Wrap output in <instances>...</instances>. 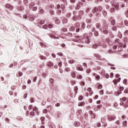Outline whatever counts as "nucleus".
<instances>
[{"label": "nucleus", "instance_id": "7ed1b4c3", "mask_svg": "<svg viewBox=\"0 0 128 128\" xmlns=\"http://www.w3.org/2000/svg\"><path fill=\"white\" fill-rule=\"evenodd\" d=\"M116 117L114 116H108V120H109V122H112V120H116Z\"/></svg>", "mask_w": 128, "mask_h": 128}, {"label": "nucleus", "instance_id": "7c9ffc66", "mask_svg": "<svg viewBox=\"0 0 128 128\" xmlns=\"http://www.w3.org/2000/svg\"><path fill=\"white\" fill-rule=\"evenodd\" d=\"M48 28H54V25L52 24H49L48 25Z\"/></svg>", "mask_w": 128, "mask_h": 128}, {"label": "nucleus", "instance_id": "052dcab7", "mask_svg": "<svg viewBox=\"0 0 128 128\" xmlns=\"http://www.w3.org/2000/svg\"><path fill=\"white\" fill-rule=\"evenodd\" d=\"M82 18V16L80 15H78L77 18V20H80Z\"/></svg>", "mask_w": 128, "mask_h": 128}, {"label": "nucleus", "instance_id": "4468645a", "mask_svg": "<svg viewBox=\"0 0 128 128\" xmlns=\"http://www.w3.org/2000/svg\"><path fill=\"white\" fill-rule=\"evenodd\" d=\"M78 106H84V102H80L78 104Z\"/></svg>", "mask_w": 128, "mask_h": 128}, {"label": "nucleus", "instance_id": "6e6d98bb", "mask_svg": "<svg viewBox=\"0 0 128 128\" xmlns=\"http://www.w3.org/2000/svg\"><path fill=\"white\" fill-rule=\"evenodd\" d=\"M120 42V39H117L116 40V44H118V42Z\"/></svg>", "mask_w": 128, "mask_h": 128}, {"label": "nucleus", "instance_id": "c9c22d12", "mask_svg": "<svg viewBox=\"0 0 128 128\" xmlns=\"http://www.w3.org/2000/svg\"><path fill=\"white\" fill-rule=\"evenodd\" d=\"M33 110L34 112H38V108L36 107H34Z\"/></svg>", "mask_w": 128, "mask_h": 128}, {"label": "nucleus", "instance_id": "a878e982", "mask_svg": "<svg viewBox=\"0 0 128 128\" xmlns=\"http://www.w3.org/2000/svg\"><path fill=\"white\" fill-rule=\"evenodd\" d=\"M71 76H72V78H76V72H72Z\"/></svg>", "mask_w": 128, "mask_h": 128}, {"label": "nucleus", "instance_id": "3c124183", "mask_svg": "<svg viewBox=\"0 0 128 128\" xmlns=\"http://www.w3.org/2000/svg\"><path fill=\"white\" fill-rule=\"evenodd\" d=\"M42 28H45V29L48 28V25H44V26H42Z\"/></svg>", "mask_w": 128, "mask_h": 128}, {"label": "nucleus", "instance_id": "4c0bfd02", "mask_svg": "<svg viewBox=\"0 0 128 128\" xmlns=\"http://www.w3.org/2000/svg\"><path fill=\"white\" fill-rule=\"evenodd\" d=\"M86 72H87V74H90V69L88 68L86 70Z\"/></svg>", "mask_w": 128, "mask_h": 128}, {"label": "nucleus", "instance_id": "6ab92c4d", "mask_svg": "<svg viewBox=\"0 0 128 128\" xmlns=\"http://www.w3.org/2000/svg\"><path fill=\"white\" fill-rule=\"evenodd\" d=\"M39 12H40V14H42L44 12V9L40 8Z\"/></svg>", "mask_w": 128, "mask_h": 128}, {"label": "nucleus", "instance_id": "cd10ccee", "mask_svg": "<svg viewBox=\"0 0 128 128\" xmlns=\"http://www.w3.org/2000/svg\"><path fill=\"white\" fill-rule=\"evenodd\" d=\"M86 21L88 24H90V22H92L90 19H86Z\"/></svg>", "mask_w": 128, "mask_h": 128}, {"label": "nucleus", "instance_id": "c85d7f7f", "mask_svg": "<svg viewBox=\"0 0 128 128\" xmlns=\"http://www.w3.org/2000/svg\"><path fill=\"white\" fill-rule=\"evenodd\" d=\"M98 90H100V88H102V84L98 85Z\"/></svg>", "mask_w": 128, "mask_h": 128}, {"label": "nucleus", "instance_id": "423d86ee", "mask_svg": "<svg viewBox=\"0 0 128 128\" xmlns=\"http://www.w3.org/2000/svg\"><path fill=\"white\" fill-rule=\"evenodd\" d=\"M92 32H94V36H98V32H97V31H96V28H92Z\"/></svg>", "mask_w": 128, "mask_h": 128}, {"label": "nucleus", "instance_id": "5fc2aeb1", "mask_svg": "<svg viewBox=\"0 0 128 128\" xmlns=\"http://www.w3.org/2000/svg\"><path fill=\"white\" fill-rule=\"evenodd\" d=\"M18 10H24V7L21 6V7L20 8H18Z\"/></svg>", "mask_w": 128, "mask_h": 128}, {"label": "nucleus", "instance_id": "b1692460", "mask_svg": "<svg viewBox=\"0 0 128 128\" xmlns=\"http://www.w3.org/2000/svg\"><path fill=\"white\" fill-rule=\"evenodd\" d=\"M74 126H80V122H74Z\"/></svg>", "mask_w": 128, "mask_h": 128}, {"label": "nucleus", "instance_id": "bf43d9fd", "mask_svg": "<svg viewBox=\"0 0 128 128\" xmlns=\"http://www.w3.org/2000/svg\"><path fill=\"white\" fill-rule=\"evenodd\" d=\"M106 78H110V76L108 75V74H106Z\"/></svg>", "mask_w": 128, "mask_h": 128}, {"label": "nucleus", "instance_id": "79ce46f5", "mask_svg": "<svg viewBox=\"0 0 128 128\" xmlns=\"http://www.w3.org/2000/svg\"><path fill=\"white\" fill-rule=\"evenodd\" d=\"M82 98H84V96H80L79 97V100H82Z\"/></svg>", "mask_w": 128, "mask_h": 128}, {"label": "nucleus", "instance_id": "6e6552de", "mask_svg": "<svg viewBox=\"0 0 128 128\" xmlns=\"http://www.w3.org/2000/svg\"><path fill=\"white\" fill-rule=\"evenodd\" d=\"M47 66L48 68H52V66H54V64H52V62H50L48 63Z\"/></svg>", "mask_w": 128, "mask_h": 128}, {"label": "nucleus", "instance_id": "8fccbe9b", "mask_svg": "<svg viewBox=\"0 0 128 128\" xmlns=\"http://www.w3.org/2000/svg\"><path fill=\"white\" fill-rule=\"evenodd\" d=\"M86 80H88L89 82H90V80H92V79L90 78L89 77H88L86 78Z\"/></svg>", "mask_w": 128, "mask_h": 128}, {"label": "nucleus", "instance_id": "a18cd8bd", "mask_svg": "<svg viewBox=\"0 0 128 128\" xmlns=\"http://www.w3.org/2000/svg\"><path fill=\"white\" fill-rule=\"evenodd\" d=\"M124 90V88L123 86H120V90Z\"/></svg>", "mask_w": 128, "mask_h": 128}, {"label": "nucleus", "instance_id": "9d476101", "mask_svg": "<svg viewBox=\"0 0 128 128\" xmlns=\"http://www.w3.org/2000/svg\"><path fill=\"white\" fill-rule=\"evenodd\" d=\"M126 100H127L126 97H124V98H120V102H126Z\"/></svg>", "mask_w": 128, "mask_h": 128}, {"label": "nucleus", "instance_id": "9b49d317", "mask_svg": "<svg viewBox=\"0 0 128 128\" xmlns=\"http://www.w3.org/2000/svg\"><path fill=\"white\" fill-rule=\"evenodd\" d=\"M102 46V43H98L94 45L93 48H98V46Z\"/></svg>", "mask_w": 128, "mask_h": 128}, {"label": "nucleus", "instance_id": "e433bc0d", "mask_svg": "<svg viewBox=\"0 0 128 128\" xmlns=\"http://www.w3.org/2000/svg\"><path fill=\"white\" fill-rule=\"evenodd\" d=\"M127 82H128V80L126 79H124V80H123V82L124 84H126Z\"/></svg>", "mask_w": 128, "mask_h": 128}, {"label": "nucleus", "instance_id": "f257e3e1", "mask_svg": "<svg viewBox=\"0 0 128 128\" xmlns=\"http://www.w3.org/2000/svg\"><path fill=\"white\" fill-rule=\"evenodd\" d=\"M29 8H32V10L34 12H36V10H38V7L36 6V4L34 2H31L29 4Z\"/></svg>", "mask_w": 128, "mask_h": 128}, {"label": "nucleus", "instance_id": "4be33fe9", "mask_svg": "<svg viewBox=\"0 0 128 128\" xmlns=\"http://www.w3.org/2000/svg\"><path fill=\"white\" fill-rule=\"evenodd\" d=\"M75 28H80V24L79 23H76L74 25Z\"/></svg>", "mask_w": 128, "mask_h": 128}, {"label": "nucleus", "instance_id": "dca6fc26", "mask_svg": "<svg viewBox=\"0 0 128 128\" xmlns=\"http://www.w3.org/2000/svg\"><path fill=\"white\" fill-rule=\"evenodd\" d=\"M75 28H76V27H74L73 26H72L70 28V31L74 32Z\"/></svg>", "mask_w": 128, "mask_h": 128}, {"label": "nucleus", "instance_id": "37998d69", "mask_svg": "<svg viewBox=\"0 0 128 128\" xmlns=\"http://www.w3.org/2000/svg\"><path fill=\"white\" fill-rule=\"evenodd\" d=\"M97 10H98V12H100V10H102V7L101 6H99L97 8Z\"/></svg>", "mask_w": 128, "mask_h": 128}, {"label": "nucleus", "instance_id": "0eeeda50", "mask_svg": "<svg viewBox=\"0 0 128 128\" xmlns=\"http://www.w3.org/2000/svg\"><path fill=\"white\" fill-rule=\"evenodd\" d=\"M48 36H51V38H54V40H58L60 38H58V37L56 36H54V34H48Z\"/></svg>", "mask_w": 128, "mask_h": 128}, {"label": "nucleus", "instance_id": "2f4dec72", "mask_svg": "<svg viewBox=\"0 0 128 128\" xmlns=\"http://www.w3.org/2000/svg\"><path fill=\"white\" fill-rule=\"evenodd\" d=\"M65 70H66V72H70V69L68 68H66Z\"/></svg>", "mask_w": 128, "mask_h": 128}, {"label": "nucleus", "instance_id": "774afa93", "mask_svg": "<svg viewBox=\"0 0 128 128\" xmlns=\"http://www.w3.org/2000/svg\"><path fill=\"white\" fill-rule=\"evenodd\" d=\"M50 82H51V84H52L54 82V79L50 78Z\"/></svg>", "mask_w": 128, "mask_h": 128}, {"label": "nucleus", "instance_id": "f03ea898", "mask_svg": "<svg viewBox=\"0 0 128 128\" xmlns=\"http://www.w3.org/2000/svg\"><path fill=\"white\" fill-rule=\"evenodd\" d=\"M114 8L116 10H118V4H113L112 8L110 9V12H114Z\"/></svg>", "mask_w": 128, "mask_h": 128}, {"label": "nucleus", "instance_id": "a211bd4d", "mask_svg": "<svg viewBox=\"0 0 128 128\" xmlns=\"http://www.w3.org/2000/svg\"><path fill=\"white\" fill-rule=\"evenodd\" d=\"M17 76H22V72H19L18 74H17Z\"/></svg>", "mask_w": 128, "mask_h": 128}, {"label": "nucleus", "instance_id": "49530a36", "mask_svg": "<svg viewBox=\"0 0 128 128\" xmlns=\"http://www.w3.org/2000/svg\"><path fill=\"white\" fill-rule=\"evenodd\" d=\"M124 106H125L126 108H128V102H125Z\"/></svg>", "mask_w": 128, "mask_h": 128}, {"label": "nucleus", "instance_id": "20e7f679", "mask_svg": "<svg viewBox=\"0 0 128 128\" xmlns=\"http://www.w3.org/2000/svg\"><path fill=\"white\" fill-rule=\"evenodd\" d=\"M5 6L6 8H8V10H12V9L14 8V6H12L10 4H6Z\"/></svg>", "mask_w": 128, "mask_h": 128}, {"label": "nucleus", "instance_id": "c756f323", "mask_svg": "<svg viewBox=\"0 0 128 128\" xmlns=\"http://www.w3.org/2000/svg\"><path fill=\"white\" fill-rule=\"evenodd\" d=\"M98 12V8H94L93 10V12Z\"/></svg>", "mask_w": 128, "mask_h": 128}, {"label": "nucleus", "instance_id": "bb28decb", "mask_svg": "<svg viewBox=\"0 0 128 128\" xmlns=\"http://www.w3.org/2000/svg\"><path fill=\"white\" fill-rule=\"evenodd\" d=\"M124 24L126 26H128V20H125L124 22Z\"/></svg>", "mask_w": 128, "mask_h": 128}, {"label": "nucleus", "instance_id": "ddd939ff", "mask_svg": "<svg viewBox=\"0 0 128 128\" xmlns=\"http://www.w3.org/2000/svg\"><path fill=\"white\" fill-rule=\"evenodd\" d=\"M36 116V114H34V112H30V118H32V116Z\"/></svg>", "mask_w": 128, "mask_h": 128}, {"label": "nucleus", "instance_id": "603ef678", "mask_svg": "<svg viewBox=\"0 0 128 128\" xmlns=\"http://www.w3.org/2000/svg\"><path fill=\"white\" fill-rule=\"evenodd\" d=\"M100 24H96V28H100Z\"/></svg>", "mask_w": 128, "mask_h": 128}, {"label": "nucleus", "instance_id": "de8ad7c7", "mask_svg": "<svg viewBox=\"0 0 128 128\" xmlns=\"http://www.w3.org/2000/svg\"><path fill=\"white\" fill-rule=\"evenodd\" d=\"M28 110H32V105L29 106Z\"/></svg>", "mask_w": 128, "mask_h": 128}, {"label": "nucleus", "instance_id": "39448f33", "mask_svg": "<svg viewBox=\"0 0 128 128\" xmlns=\"http://www.w3.org/2000/svg\"><path fill=\"white\" fill-rule=\"evenodd\" d=\"M119 46L118 48V50H122V49L121 48H122V46H123V48H126V45H124V44L122 43V42H120L119 43V44H118Z\"/></svg>", "mask_w": 128, "mask_h": 128}, {"label": "nucleus", "instance_id": "5701e85b", "mask_svg": "<svg viewBox=\"0 0 128 128\" xmlns=\"http://www.w3.org/2000/svg\"><path fill=\"white\" fill-rule=\"evenodd\" d=\"M56 24H60V20H57L55 21Z\"/></svg>", "mask_w": 128, "mask_h": 128}, {"label": "nucleus", "instance_id": "393cba45", "mask_svg": "<svg viewBox=\"0 0 128 128\" xmlns=\"http://www.w3.org/2000/svg\"><path fill=\"white\" fill-rule=\"evenodd\" d=\"M111 24H112V26L116 24V20H112L111 21Z\"/></svg>", "mask_w": 128, "mask_h": 128}, {"label": "nucleus", "instance_id": "aec40b11", "mask_svg": "<svg viewBox=\"0 0 128 128\" xmlns=\"http://www.w3.org/2000/svg\"><path fill=\"white\" fill-rule=\"evenodd\" d=\"M118 36L120 38H122V34L120 32H118Z\"/></svg>", "mask_w": 128, "mask_h": 128}, {"label": "nucleus", "instance_id": "1a4fd4ad", "mask_svg": "<svg viewBox=\"0 0 128 128\" xmlns=\"http://www.w3.org/2000/svg\"><path fill=\"white\" fill-rule=\"evenodd\" d=\"M122 124L124 128H126L128 126V122L126 120L124 121Z\"/></svg>", "mask_w": 128, "mask_h": 128}, {"label": "nucleus", "instance_id": "09e8293b", "mask_svg": "<svg viewBox=\"0 0 128 128\" xmlns=\"http://www.w3.org/2000/svg\"><path fill=\"white\" fill-rule=\"evenodd\" d=\"M44 114H48V110L46 109H45L43 110Z\"/></svg>", "mask_w": 128, "mask_h": 128}, {"label": "nucleus", "instance_id": "a19ab883", "mask_svg": "<svg viewBox=\"0 0 128 128\" xmlns=\"http://www.w3.org/2000/svg\"><path fill=\"white\" fill-rule=\"evenodd\" d=\"M82 28H86V26H85V24H84V22H82Z\"/></svg>", "mask_w": 128, "mask_h": 128}, {"label": "nucleus", "instance_id": "f3484780", "mask_svg": "<svg viewBox=\"0 0 128 128\" xmlns=\"http://www.w3.org/2000/svg\"><path fill=\"white\" fill-rule=\"evenodd\" d=\"M76 78H78V80H82V76L80 74H78L76 76Z\"/></svg>", "mask_w": 128, "mask_h": 128}, {"label": "nucleus", "instance_id": "ea45409f", "mask_svg": "<svg viewBox=\"0 0 128 128\" xmlns=\"http://www.w3.org/2000/svg\"><path fill=\"white\" fill-rule=\"evenodd\" d=\"M117 28L116 26H114L112 28V30H116Z\"/></svg>", "mask_w": 128, "mask_h": 128}, {"label": "nucleus", "instance_id": "e2e57ef3", "mask_svg": "<svg viewBox=\"0 0 128 128\" xmlns=\"http://www.w3.org/2000/svg\"><path fill=\"white\" fill-rule=\"evenodd\" d=\"M44 24V20H42L40 22V24Z\"/></svg>", "mask_w": 128, "mask_h": 128}, {"label": "nucleus", "instance_id": "f8f14e48", "mask_svg": "<svg viewBox=\"0 0 128 128\" xmlns=\"http://www.w3.org/2000/svg\"><path fill=\"white\" fill-rule=\"evenodd\" d=\"M40 120H41L42 124H44V117L41 118Z\"/></svg>", "mask_w": 128, "mask_h": 128}, {"label": "nucleus", "instance_id": "f704fd0d", "mask_svg": "<svg viewBox=\"0 0 128 128\" xmlns=\"http://www.w3.org/2000/svg\"><path fill=\"white\" fill-rule=\"evenodd\" d=\"M32 18V16H30V20H34V18Z\"/></svg>", "mask_w": 128, "mask_h": 128}, {"label": "nucleus", "instance_id": "72a5a7b5", "mask_svg": "<svg viewBox=\"0 0 128 128\" xmlns=\"http://www.w3.org/2000/svg\"><path fill=\"white\" fill-rule=\"evenodd\" d=\"M114 84L116 85V84H118V81H116V78L114 80Z\"/></svg>", "mask_w": 128, "mask_h": 128}, {"label": "nucleus", "instance_id": "680f3d73", "mask_svg": "<svg viewBox=\"0 0 128 128\" xmlns=\"http://www.w3.org/2000/svg\"><path fill=\"white\" fill-rule=\"evenodd\" d=\"M117 92L118 94H122V91L120 90H118Z\"/></svg>", "mask_w": 128, "mask_h": 128}, {"label": "nucleus", "instance_id": "2eb2a0df", "mask_svg": "<svg viewBox=\"0 0 128 128\" xmlns=\"http://www.w3.org/2000/svg\"><path fill=\"white\" fill-rule=\"evenodd\" d=\"M76 70H77L82 71V70H84V68H82V66H78L76 68Z\"/></svg>", "mask_w": 128, "mask_h": 128}, {"label": "nucleus", "instance_id": "13d9d810", "mask_svg": "<svg viewBox=\"0 0 128 128\" xmlns=\"http://www.w3.org/2000/svg\"><path fill=\"white\" fill-rule=\"evenodd\" d=\"M50 12L52 14H54V11L52 10H50Z\"/></svg>", "mask_w": 128, "mask_h": 128}, {"label": "nucleus", "instance_id": "0e129e2a", "mask_svg": "<svg viewBox=\"0 0 128 128\" xmlns=\"http://www.w3.org/2000/svg\"><path fill=\"white\" fill-rule=\"evenodd\" d=\"M100 76H98V75H97L96 76V80H100Z\"/></svg>", "mask_w": 128, "mask_h": 128}, {"label": "nucleus", "instance_id": "58836bf2", "mask_svg": "<svg viewBox=\"0 0 128 128\" xmlns=\"http://www.w3.org/2000/svg\"><path fill=\"white\" fill-rule=\"evenodd\" d=\"M102 106L101 104H99V105L97 106L96 108H97L100 109V108H102Z\"/></svg>", "mask_w": 128, "mask_h": 128}, {"label": "nucleus", "instance_id": "473e14b6", "mask_svg": "<svg viewBox=\"0 0 128 128\" xmlns=\"http://www.w3.org/2000/svg\"><path fill=\"white\" fill-rule=\"evenodd\" d=\"M103 32L105 34H108V30H106V29H105L104 30Z\"/></svg>", "mask_w": 128, "mask_h": 128}, {"label": "nucleus", "instance_id": "412c9836", "mask_svg": "<svg viewBox=\"0 0 128 128\" xmlns=\"http://www.w3.org/2000/svg\"><path fill=\"white\" fill-rule=\"evenodd\" d=\"M102 14L104 15V16H106L108 15V12H106V11L104 10L102 12Z\"/></svg>", "mask_w": 128, "mask_h": 128}, {"label": "nucleus", "instance_id": "864d4df0", "mask_svg": "<svg viewBox=\"0 0 128 128\" xmlns=\"http://www.w3.org/2000/svg\"><path fill=\"white\" fill-rule=\"evenodd\" d=\"M93 94H94V92H92V91H90L89 92V96H92Z\"/></svg>", "mask_w": 128, "mask_h": 128}, {"label": "nucleus", "instance_id": "338daca9", "mask_svg": "<svg viewBox=\"0 0 128 128\" xmlns=\"http://www.w3.org/2000/svg\"><path fill=\"white\" fill-rule=\"evenodd\" d=\"M24 2L26 4H28V0H24Z\"/></svg>", "mask_w": 128, "mask_h": 128}, {"label": "nucleus", "instance_id": "c03bdc74", "mask_svg": "<svg viewBox=\"0 0 128 128\" xmlns=\"http://www.w3.org/2000/svg\"><path fill=\"white\" fill-rule=\"evenodd\" d=\"M124 34L125 36H128V30H126L124 32Z\"/></svg>", "mask_w": 128, "mask_h": 128}, {"label": "nucleus", "instance_id": "69168bd1", "mask_svg": "<svg viewBox=\"0 0 128 128\" xmlns=\"http://www.w3.org/2000/svg\"><path fill=\"white\" fill-rule=\"evenodd\" d=\"M59 70H60V74H62V72H64V71H62V69L61 68H59Z\"/></svg>", "mask_w": 128, "mask_h": 128}, {"label": "nucleus", "instance_id": "4d7b16f0", "mask_svg": "<svg viewBox=\"0 0 128 128\" xmlns=\"http://www.w3.org/2000/svg\"><path fill=\"white\" fill-rule=\"evenodd\" d=\"M33 82H36V76L34 77L33 79Z\"/></svg>", "mask_w": 128, "mask_h": 128}]
</instances>
